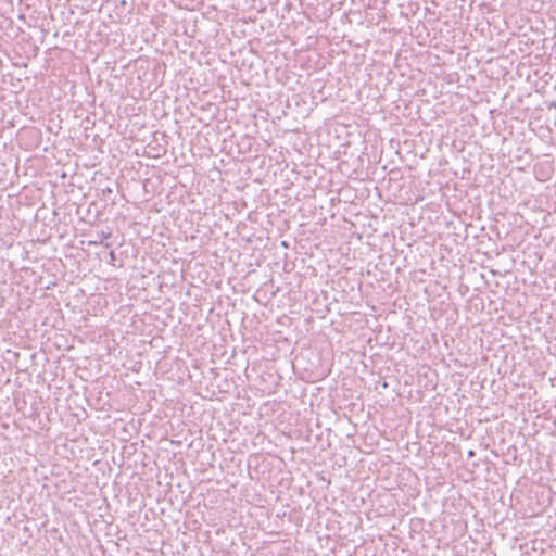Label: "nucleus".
Instances as JSON below:
<instances>
[{"instance_id": "f257e3e1", "label": "nucleus", "mask_w": 556, "mask_h": 556, "mask_svg": "<svg viewBox=\"0 0 556 556\" xmlns=\"http://www.w3.org/2000/svg\"><path fill=\"white\" fill-rule=\"evenodd\" d=\"M99 237V240L100 242L103 240V239H106L110 237V233H104L103 231L101 233L98 235Z\"/></svg>"}, {"instance_id": "f03ea898", "label": "nucleus", "mask_w": 556, "mask_h": 556, "mask_svg": "<svg viewBox=\"0 0 556 556\" xmlns=\"http://www.w3.org/2000/svg\"><path fill=\"white\" fill-rule=\"evenodd\" d=\"M110 258H111V260H114V258H115V253H114V251H111V252H110Z\"/></svg>"}]
</instances>
